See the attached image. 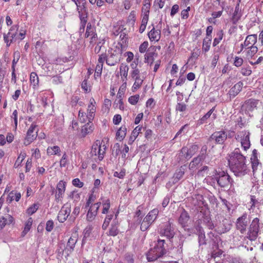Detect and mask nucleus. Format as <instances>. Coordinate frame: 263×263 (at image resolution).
<instances>
[{"label": "nucleus", "mask_w": 263, "mask_h": 263, "mask_svg": "<svg viewBox=\"0 0 263 263\" xmlns=\"http://www.w3.org/2000/svg\"><path fill=\"white\" fill-rule=\"evenodd\" d=\"M229 164L231 171L236 176H243L248 172L246 156L240 153L238 148H235L229 156Z\"/></svg>", "instance_id": "nucleus-1"}, {"label": "nucleus", "mask_w": 263, "mask_h": 263, "mask_svg": "<svg viewBox=\"0 0 263 263\" xmlns=\"http://www.w3.org/2000/svg\"><path fill=\"white\" fill-rule=\"evenodd\" d=\"M74 3L77 6L79 16L81 21L80 32H83L88 18V9L86 0H75Z\"/></svg>", "instance_id": "nucleus-2"}, {"label": "nucleus", "mask_w": 263, "mask_h": 263, "mask_svg": "<svg viewBox=\"0 0 263 263\" xmlns=\"http://www.w3.org/2000/svg\"><path fill=\"white\" fill-rule=\"evenodd\" d=\"M106 146L105 142L102 141H96L92 146L90 155L92 158L96 161H101L104 157L106 150Z\"/></svg>", "instance_id": "nucleus-3"}, {"label": "nucleus", "mask_w": 263, "mask_h": 263, "mask_svg": "<svg viewBox=\"0 0 263 263\" xmlns=\"http://www.w3.org/2000/svg\"><path fill=\"white\" fill-rule=\"evenodd\" d=\"M95 104L96 102L94 99L91 98L89 101V104L88 106L87 115L84 111L81 109L79 110V119L81 122L84 123L87 121L90 122L93 119L96 109Z\"/></svg>", "instance_id": "nucleus-4"}, {"label": "nucleus", "mask_w": 263, "mask_h": 263, "mask_svg": "<svg viewBox=\"0 0 263 263\" xmlns=\"http://www.w3.org/2000/svg\"><path fill=\"white\" fill-rule=\"evenodd\" d=\"M259 220L258 218H254L249 226L247 237L251 241L256 239L259 230Z\"/></svg>", "instance_id": "nucleus-5"}, {"label": "nucleus", "mask_w": 263, "mask_h": 263, "mask_svg": "<svg viewBox=\"0 0 263 263\" xmlns=\"http://www.w3.org/2000/svg\"><path fill=\"white\" fill-rule=\"evenodd\" d=\"M259 220L258 218H254L249 226L247 237L251 241L256 239L259 230Z\"/></svg>", "instance_id": "nucleus-6"}, {"label": "nucleus", "mask_w": 263, "mask_h": 263, "mask_svg": "<svg viewBox=\"0 0 263 263\" xmlns=\"http://www.w3.org/2000/svg\"><path fill=\"white\" fill-rule=\"evenodd\" d=\"M130 76L134 81L132 90L133 92H135L141 87L145 77L140 73L139 70H131Z\"/></svg>", "instance_id": "nucleus-7"}, {"label": "nucleus", "mask_w": 263, "mask_h": 263, "mask_svg": "<svg viewBox=\"0 0 263 263\" xmlns=\"http://www.w3.org/2000/svg\"><path fill=\"white\" fill-rule=\"evenodd\" d=\"M217 184L222 188H228L232 186V180L228 173L224 172H219L216 177Z\"/></svg>", "instance_id": "nucleus-8"}, {"label": "nucleus", "mask_w": 263, "mask_h": 263, "mask_svg": "<svg viewBox=\"0 0 263 263\" xmlns=\"http://www.w3.org/2000/svg\"><path fill=\"white\" fill-rule=\"evenodd\" d=\"M38 131L37 125L36 123H32L27 132L26 136L24 141V145L26 146L28 145L35 140L37 136Z\"/></svg>", "instance_id": "nucleus-9"}, {"label": "nucleus", "mask_w": 263, "mask_h": 263, "mask_svg": "<svg viewBox=\"0 0 263 263\" xmlns=\"http://www.w3.org/2000/svg\"><path fill=\"white\" fill-rule=\"evenodd\" d=\"M250 133L246 130L239 132L236 139L240 141L241 147L243 150L247 151L250 147Z\"/></svg>", "instance_id": "nucleus-10"}, {"label": "nucleus", "mask_w": 263, "mask_h": 263, "mask_svg": "<svg viewBox=\"0 0 263 263\" xmlns=\"http://www.w3.org/2000/svg\"><path fill=\"white\" fill-rule=\"evenodd\" d=\"M159 233L161 236H165L168 239H171L174 237V229L170 221L164 223L161 226Z\"/></svg>", "instance_id": "nucleus-11"}, {"label": "nucleus", "mask_w": 263, "mask_h": 263, "mask_svg": "<svg viewBox=\"0 0 263 263\" xmlns=\"http://www.w3.org/2000/svg\"><path fill=\"white\" fill-rule=\"evenodd\" d=\"M165 241L162 239H158L156 246L155 247L157 250L155 256L153 257H148V260L149 261H153L156 260L158 258H159L163 256L165 253V249L164 247Z\"/></svg>", "instance_id": "nucleus-12"}, {"label": "nucleus", "mask_w": 263, "mask_h": 263, "mask_svg": "<svg viewBox=\"0 0 263 263\" xmlns=\"http://www.w3.org/2000/svg\"><path fill=\"white\" fill-rule=\"evenodd\" d=\"M18 26L17 25L13 26L9 30V32L7 34H4V39L7 46H9L10 44L16 41L18 39L17 31Z\"/></svg>", "instance_id": "nucleus-13"}, {"label": "nucleus", "mask_w": 263, "mask_h": 263, "mask_svg": "<svg viewBox=\"0 0 263 263\" xmlns=\"http://www.w3.org/2000/svg\"><path fill=\"white\" fill-rule=\"evenodd\" d=\"M259 103V102L258 100L250 99L245 101L242 105V107L246 113L251 116V114L255 109H257Z\"/></svg>", "instance_id": "nucleus-14"}, {"label": "nucleus", "mask_w": 263, "mask_h": 263, "mask_svg": "<svg viewBox=\"0 0 263 263\" xmlns=\"http://www.w3.org/2000/svg\"><path fill=\"white\" fill-rule=\"evenodd\" d=\"M66 186V182L63 180H61L58 183L56 186L57 192L55 195L57 202L62 201L65 192Z\"/></svg>", "instance_id": "nucleus-15"}, {"label": "nucleus", "mask_w": 263, "mask_h": 263, "mask_svg": "<svg viewBox=\"0 0 263 263\" xmlns=\"http://www.w3.org/2000/svg\"><path fill=\"white\" fill-rule=\"evenodd\" d=\"M198 145L196 144L192 145L190 148L183 147L181 150L180 154L185 159H189L198 151Z\"/></svg>", "instance_id": "nucleus-16"}, {"label": "nucleus", "mask_w": 263, "mask_h": 263, "mask_svg": "<svg viewBox=\"0 0 263 263\" xmlns=\"http://www.w3.org/2000/svg\"><path fill=\"white\" fill-rule=\"evenodd\" d=\"M227 138V134L223 130L215 132L210 137L209 140H214L217 144H222Z\"/></svg>", "instance_id": "nucleus-17"}, {"label": "nucleus", "mask_w": 263, "mask_h": 263, "mask_svg": "<svg viewBox=\"0 0 263 263\" xmlns=\"http://www.w3.org/2000/svg\"><path fill=\"white\" fill-rule=\"evenodd\" d=\"M259 157V154L258 153L257 150L254 149L252 152V155L251 158L252 167L253 172H255L258 170H260L262 167V164L258 159Z\"/></svg>", "instance_id": "nucleus-18"}, {"label": "nucleus", "mask_w": 263, "mask_h": 263, "mask_svg": "<svg viewBox=\"0 0 263 263\" xmlns=\"http://www.w3.org/2000/svg\"><path fill=\"white\" fill-rule=\"evenodd\" d=\"M109 54L106 59V64L109 66H114L120 61V53L111 49Z\"/></svg>", "instance_id": "nucleus-19"}, {"label": "nucleus", "mask_w": 263, "mask_h": 263, "mask_svg": "<svg viewBox=\"0 0 263 263\" xmlns=\"http://www.w3.org/2000/svg\"><path fill=\"white\" fill-rule=\"evenodd\" d=\"M71 209L69 204H64L59 212L58 219L60 222H64L69 216Z\"/></svg>", "instance_id": "nucleus-20"}, {"label": "nucleus", "mask_w": 263, "mask_h": 263, "mask_svg": "<svg viewBox=\"0 0 263 263\" xmlns=\"http://www.w3.org/2000/svg\"><path fill=\"white\" fill-rule=\"evenodd\" d=\"M248 224L247 215L246 214H243L239 217L236 221V228L239 230L241 234H243L246 230V227Z\"/></svg>", "instance_id": "nucleus-21"}, {"label": "nucleus", "mask_w": 263, "mask_h": 263, "mask_svg": "<svg viewBox=\"0 0 263 263\" xmlns=\"http://www.w3.org/2000/svg\"><path fill=\"white\" fill-rule=\"evenodd\" d=\"M101 204V202H98L93 204L90 207L87 214V219L88 221H92L95 219Z\"/></svg>", "instance_id": "nucleus-22"}, {"label": "nucleus", "mask_w": 263, "mask_h": 263, "mask_svg": "<svg viewBox=\"0 0 263 263\" xmlns=\"http://www.w3.org/2000/svg\"><path fill=\"white\" fill-rule=\"evenodd\" d=\"M257 41V34H251L248 35L243 43V45L245 46V48L255 47V44Z\"/></svg>", "instance_id": "nucleus-23"}, {"label": "nucleus", "mask_w": 263, "mask_h": 263, "mask_svg": "<svg viewBox=\"0 0 263 263\" xmlns=\"http://www.w3.org/2000/svg\"><path fill=\"white\" fill-rule=\"evenodd\" d=\"M205 157V156L203 154H200L197 157L194 158L189 164V169L193 171H195Z\"/></svg>", "instance_id": "nucleus-24"}, {"label": "nucleus", "mask_w": 263, "mask_h": 263, "mask_svg": "<svg viewBox=\"0 0 263 263\" xmlns=\"http://www.w3.org/2000/svg\"><path fill=\"white\" fill-rule=\"evenodd\" d=\"M85 37H90V42L92 43L96 40L97 35L95 32V28L92 27L90 23H88L87 26L85 33Z\"/></svg>", "instance_id": "nucleus-25"}, {"label": "nucleus", "mask_w": 263, "mask_h": 263, "mask_svg": "<svg viewBox=\"0 0 263 263\" xmlns=\"http://www.w3.org/2000/svg\"><path fill=\"white\" fill-rule=\"evenodd\" d=\"M119 223L117 220L114 219L111 224V227L109 230L107 235L111 236H116L119 233L118 229Z\"/></svg>", "instance_id": "nucleus-26"}, {"label": "nucleus", "mask_w": 263, "mask_h": 263, "mask_svg": "<svg viewBox=\"0 0 263 263\" xmlns=\"http://www.w3.org/2000/svg\"><path fill=\"white\" fill-rule=\"evenodd\" d=\"M151 41H158L161 36V31L159 29L155 30L154 27L149 32L148 34Z\"/></svg>", "instance_id": "nucleus-27"}, {"label": "nucleus", "mask_w": 263, "mask_h": 263, "mask_svg": "<svg viewBox=\"0 0 263 263\" xmlns=\"http://www.w3.org/2000/svg\"><path fill=\"white\" fill-rule=\"evenodd\" d=\"M243 86V83L241 81L235 84L229 91V94L233 97H235L241 90Z\"/></svg>", "instance_id": "nucleus-28"}, {"label": "nucleus", "mask_w": 263, "mask_h": 263, "mask_svg": "<svg viewBox=\"0 0 263 263\" xmlns=\"http://www.w3.org/2000/svg\"><path fill=\"white\" fill-rule=\"evenodd\" d=\"M129 67L128 66L123 63H122L120 66V73L121 76V78L123 82H125L126 83L128 73Z\"/></svg>", "instance_id": "nucleus-29"}, {"label": "nucleus", "mask_w": 263, "mask_h": 263, "mask_svg": "<svg viewBox=\"0 0 263 263\" xmlns=\"http://www.w3.org/2000/svg\"><path fill=\"white\" fill-rule=\"evenodd\" d=\"M190 219V216L189 214L186 211H185L184 209L182 210V212L181 213L180 217L178 219V221L179 223L183 227H185L187 222L189 221Z\"/></svg>", "instance_id": "nucleus-30"}, {"label": "nucleus", "mask_w": 263, "mask_h": 263, "mask_svg": "<svg viewBox=\"0 0 263 263\" xmlns=\"http://www.w3.org/2000/svg\"><path fill=\"white\" fill-rule=\"evenodd\" d=\"M94 129L93 124L88 122L87 124L82 127L81 133L83 137H85L87 134L91 133Z\"/></svg>", "instance_id": "nucleus-31"}, {"label": "nucleus", "mask_w": 263, "mask_h": 263, "mask_svg": "<svg viewBox=\"0 0 263 263\" xmlns=\"http://www.w3.org/2000/svg\"><path fill=\"white\" fill-rule=\"evenodd\" d=\"M158 213V210L157 209H154L151 210L148 213V214L146 216L145 218L147 219V220L149 222V223L152 224L156 219Z\"/></svg>", "instance_id": "nucleus-32"}, {"label": "nucleus", "mask_w": 263, "mask_h": 263, "mask_svg": "<svg viewBox=\"0 0 263 263\" xmlns=\"http://www.w3.org/2000/svg\"><path fill=\"white\" fill-rule=\"evenodd\" d=\"M13 218L10 215L2 217L0 219V230H2L6 225L10 224L13 221Z\"/></svg>", "instance_id": "nucleus-33"}, {"label": "nucleus", "mask_w": 263, "mask_h": 263, "mask_svg": "<svg viewBox=\"0 0 263 263\" xmlns=\"http://www.w3.org/2000/svg\"><path fill=\"white\" fill-rule=\"evenodd\" d=\"M77 240L78 239L76 236H72L69 238L66 248V250L67 252L71 253L72 251H73Z\"/></svg>", "instance_id": "nucleus-34"}, {"label": "nucleus", "mask_w": 263, "mask_h": 263, "mask_svg": "<svg viewBox=\"0 0 263 263\" xmlns=\"http://www.w3.org/2000/svg\"><path fill=\"white\" fill-rule=\"evenodd\" d=\"M248 49L246 53V58L249 61H252L254 56L258 51V48L257 46L246 48Z\"/></svg>", "instance_id": "nucleus-35"}, {"label": "nucleus", "mask_w": 263, "mask_h": 263, "mask_svg": "<svg viewBox=\"0 0 263 263\" xmlns=\"http://www.w3.org/2000/svg\"><path fill=\"white\" fill-rule=\"evenodd\" d=\"M142 129V127L140 126H137L133 130L131 136L128 140V144H131L136 140L139 134L141 133Z\"/></svg>", "instance_id": "nucleus-36"}, {"label": "nucleus", "mask_w": 263, "mask_h": 263, "mask_svg": "<svg viewBox=\"0 0 263 263\" xmlns=\"http://www.w3.org/2000/svg\"><path fill=\"white\" fill-rule=\"evenodd\" d=\"M47 154L49 156L61 155V149L58 146H49L47 149Z\"/></svg>", "instance_id": "nucleus-37"}, {"label": "nucleus", "mask_w": 263, "mask_h": 263, "mask_svg": "<svg viewBox=\"0 0 263 263\" xmlns=\"http://www.w3.org/2000/svg\"><path fill=\"white\" fill-rule=\"evenodd\" d=\"M126 127L125 126H122L116 133V138L119 141H122L125 138L126 134Z\"/></svg>", "instance_id": "nucleus-38"}, {"label": "nucleus", "mask_w": 263, "mask_h": 263, "mask_svg": "<svg viewBox=\"0 0 263 263\" xmlns=\"http://www.w3.org/2000/svg\"><path fill=\"white\" fill-rule=\"evenodd\" d=\"M220 5L221 7V10L218 11H214L212 13L211 15H212V17L211 18H209V22H210L211 23H214L213 22L214 20H215L216 18L220 17L222 15L223 11L224 8V3H222Z\"/></svg>", "instance_id": "nucleus-39"}, {"label": "nucleus", "mask_w": 263, "mask_h": 263, "mask_svg": "<svg viewBox=\"0 0 263 263\" xmlns=\"http://www.w3.org/2000/svg\"><path fill=\"white\" fill-rule=\"evenodd\" d=\"M39 81V77L37 74L34 72H31L30 76V82L34 89L38 86Z\"/></svg>", "instance_id": "nucleus-40"}, {"label": "nucleus", "mask_w": 263, "mask_h": 263, "mask_svg": "<svg viewBox=\"0 0 263 263\" xmlns=\"http://www.w3.org/2000/svg\"><path fill=\"white\" fill-rule=\"evenodd\" d=\"M211 37H205L203 41L202 51L204 53L208 52L210 48L211 44Z\"/></svg>", "instance_id": "nucleus-41"}, {"label": "nucleus", "mask_w": 263, "mask_h": 263, "mask_svg": "<svg viewBox=\"0 0 263 263\" xmlns=\"http://www.w3.org/2000/svg\"><path fill=\"white\" fill-rule=\"evenodd\" d=\"M223 36V31L222 30L218 31L216 33V37L214 39L213 46H217L222 40Z\"/></svg>", "instance_id": "nucleus-42"}, {"label": "nucleus", "mask_w": 263, "mask_h": 263, "mask_svg": "<svg viewBox=\"0 0 263 263\" xmlns=\"http://www.w3.org/2000/svg\"><path fill=\"white\" fill-rule=\"evenodd\" d=\"M155 55H156V54L154 52H147L145 54V62L151 65L154 61Z\"/></svg>", "instance_id": "nucleus-43"}, {"label": "nucleus", "mask_w": 263, "mask_h": 263, "mask_svg": "<svg viewBox=\"0 0 263 263\" xmlns=\"http://www.w3.org/2000/svg\"><path fill=\"white\" fill-rule=\"evenodd\" d=\"M32 218L30 217L27 221L26 222L25 224L24 229L22 232V235L25 236L30 230V228L31 227V226L32 224Z\"/></svg>", "instance_id": "nucleus-44"}, {"label": "nucleus", "mask_w": 263, "mask_h": 263, "mask_svg": "<svg viewBox=\"0 0 263 263\" xmlns=\"http://www.w3.org/2000/svg\"><path fill=\"white\" fill-rule=\"evenodd\" d=\"M26 156V154L25 152H21L20 153V154L18 156L16 160L14 163V166L15 168H17L21 165V163H22L23 161L24 160Z\"/></svg>", "instance_id": "nucleus-45"}, {"label": "nucleus", "mask_w": 263, "mask_h": 263, "mask_svg": "<svg viewBox=\"0 0 263 263\" xmlns=\"http://www.w3.org/2000/svg\"><path fill=\"white\" fill-rule=\"evenodd\" d=\"M242 16V14L241 12H234L232 17L231 18V21L232 22L233 24H236L239 20L240 19Z\"/></svg>", "instance_id": "nucleus-46"}, {"label": "nucleus", "mask_w": 263, "mask_h": 263, "mask_svg": "<svg viewBox=\"0 0 263 263\" xmlns=\"http://www.w3.org/2000/svg\"><path fill=\"white\" fill-rule=\"evenodd\" d=\"M184 174V169L181 166L176 172L175 173L174 177L175 180L178 181L182 178Z\"/></svg>", "instance_id": "nucleus-47"}, {"label": "nucleus", "mask_w": 263, "mask_h": 263, "mask_svg": "<svg viewBox=\"0 0 263 263\" xmlns=\"http://www.w3.org/2000/svg\"><path fill=\"white\" fill-rule=\"evenodd\" d=\"M113 216H114V213H112V214L107 215V216L105 218L104 221L102 224V229L103 230H106L107 228V227L110 222V220L113 218Z\"/></svg>", "instance_id": "nucleus-48"}, {"label": "nucleus", "mask_w": 263, "mask_h": 263, "mask_svg": "<svg viewBox=\"0 0 263 263\" xmlns=\"http://www.w3.org/2000/svg\"><path fill=\"white\" fill-rule=\"evenodd\" d=\"M68 163V156L66 153H64L60 161V166L61 167H65Z\"/></svg>", "instance_id": "nucleus-49"}, {"label": "nucleus", "mask_w": 263, "mask_h": 263, "mask_svg": "<svg viewBox=\"0 0 263 263\" xmlns=\"http://www.w3.org/2000/svg\"><path fill=\"white\" fill-rule=\"evenodd\" d=\"M103 214H107L108 212V210L110 206V200L109 199H106L103 201Z\"/></svg>", "instance_id": "nucleus-50"}, {"label": "nucleus", "mask_w": 263, "mask_h": 263, "mask_svg": "<svg viewBox=\"0 0 263 263\" xmlns=\"http://www.w3.org/2000/svg\"><path fill=\"white\" fill-rule=\"evenodd\" d=\"M151 224H152L149 223L147 220V219L144 218L141 223L140 229L142 231H145L147 230Z\"/></svg>", "instance_id": "nucleus-51"}, {"label": "nucleus", "mask_w": 263, "mask_h": 263, "mask_svg": "<svg viewBox=\"0 0 263 263\" xmlns=\"http://www.w3.org/2000/svg\"><path fill=\"white\" fill-rule=\"evenodd\" d=\"M150 7V3L144 4L142 8V13L143 15H149Z\"/></svg>", "instance_id": "nucleus-52"}, {"label": "nucleus", "mask_w": 263, "mask_h": 263, "mask_svg": "<svg viewBox=\"0 0 263 263\" xmlns=\"http://www.w3.org/2000/svg\"><path fill=\"white\" fill-rule=\"evenodd\" d=\"M39 207V204L38 203H34L27 209V212L29 215H32L37 210Z\"/></svg>", "instance_id": "nucleus-53"}, {"label": "nucleus", "mask_w": 263, "mask_h": 263, "mask_svg": "<svg viewBox=\"0 0 263 263\" xmlns=\"http://www.w3.org/2000/svg\"><path fill=\"white\" fill-rule=\"evenodd\" d=\"M187 109V105L184 103H178L176 106V110L180 112H184Z\"/></svg>", "instance_id": "nucleus-54"}, {"label": "nucleus", "mask_w": 263, "mask_h": 263, "mask_svg": "<svg viewBox=\"0 0 263 263\" xmlns=\"http://www.w3.org/2000/svg\"><path fill=\"white\" fill-rule=\"evenodd\" d=\"M103 66V65H102V64H98V63L97 64V65L96 67L95 73V77L96 79L97 77H100V76L102 73Z\"/></svg>", "instance_id": "nucleus-55"}, {"label": "nucleus", "mask_w": 263, "mask_h": 263, "mask_svg": "<svg viewBox=\"0 0 263 263\" xmlns=\"http://www.w3.org/2000/svg\"><path fill=\"white\" fill-rule=\"evenodd\" d=\"M114 105L116 108H118L121 110H123L124 108L122 99H116L114 102Z\"/></svg>", "instance_id": "nucleus-56"}, {"label": "nucleus", "mask_w": 263, "mask_h": 263, "mask_svg": "<svg viewBox=\"0 0 263 263\" xmlns=\"http://www.w3.org/2000/svg\"><path fill=\"white\" fill-rule=\"evenodd\" d=\"M215 110V107L211 108L205 115H204L201 119L200 121L201 123H204L208 119H209L211 115Z\"/></svg>", "instance_id": "nucleus-57"}, {"label": "nucleus", "mask_w": 263, "mask_h": 263, "mask_svg": "<svg viewBox=\"0 0 263 263\" xmlns=\"http://www.w3.org/2000/svg\"><path fill=\"white\" fill-rule=\"evenodd\" d=\"M139 98L140 96L139 95L132 96L128 98V102L132 105H135L138 102Z\"/></svg>", "instance_id": "nucleus-58"}, {"label": "nucleus", "mask_w": 263, "mask_h": 263, "mask_svg": "<svg viewBox=\"0 0 263 263\" xmlns=\"http://www.w3.org/2000/svg\"><path fill=\"white\" fill-rule=\"evenodd\" d=\"M241 73L245 76H249L252 73V70L249 67H243L241 69Z\"/></svg>", "instance_id": "nucleus-59"}, {"label": "nucleus", "mask_w": 263, "mask_h": 263, "mask_svg": "<svg viewBox=\"0 0 263 263\" xmlns=\"http://www.w3.org/2000/svg\"><path fill=\"white\" fill-rule=\"evenodd\" d=\"M209 167L207 166H204L201 170H200L198 173L197 175L199 176H204L208 175Z\"/></svg>", "instance_id": "nucleus-60"}, {"label": "nucleus", "mask_w": 263, "mask_h": 263, "mask_svg": "<svg viewBox=\"0 0 263 263\" xmlns=\"http://www.w3.org/2000/svg\"><path fill=\"white\" fill-rule=\"evenodd\" d=\"M69 197L74 201H79L80 199V194L77 191H73L71 192Z\"/></svg>", "instance_id": "nucleus-61"}, {"label": "nucleus", "mask_w": 263, "mask_h": 263, "mask_svg": "<svg viewBox=\"0 0 263 263\" xmlns=\"http://www.w3.org/2000/svg\"><path fill=\"white\" fill-rule=\"evenodd\" d=\"M243 62V60L241 58L236 57L234 61V64L236 67L241 66Z\"/></svg>", "instance_id": "nucleus-62"}, {"label": "nucleus", "mask_w": 263, "mask_h": 263, "mask_svg": "<svg viewBox=\"0 0 263 263\" xmlns=\"http://www.w3.org/2000/svg\"><path fill=\"white\" fill-rule=\"evenodd\" d=\"M54 227V223L52 220H48L46 222V230L48 232H51Z\"/></svg>", "instance_id": "nucleus-63"}, {"label": "nucleus", "mask_w": 263, "mask_h": 263, "mask_svg": "<svg viewBox=\"0 0 263 263\" xmlns=\"http://www.w3.org/2000/svg\"><path fill=\"white\" fill-rule=\"evenodd\" d=\"M72 184L78 187H82L84 183L81 182L79 178L74 179L72 181Z\"/></svg>", "instance_id": "nucleus-64"}]
</instances>
